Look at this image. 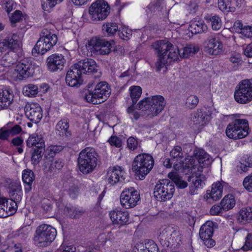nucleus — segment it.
<instances>
[{"label": "nucleus", "instance_id": "18", "mask_svg": "<svg viewBox=\"0 0 252 252\" xmlns=\"http://www.w3.org/2000/svg\"><path fill=\"white\" fill-rule=\"evenodd\" d=\"M76 63L71 66L67 71L65 81L66 84L70 87H78L83 83L82 74Z\"/></svg>", "mask_w": 252, "mask_h": 252}, {"label": "nucleus", "instance_id": "29", "mask_svg": "<svg viewBox=\"0 0 252 252\" xmlns=\"http://www.w3.org/2000/svg\"><path fill=\"white\" fill-rule=\"evenodd\" d=\"M237 218L238 220L243 224L252 222V207H248L241 209Z\"/></svg>", "mask_w": 252, "mask_h": 252}, {"label": "nucleus", "instance_id": "3", "mask_svg": "<svg viewBox=\"0 0 252 252\" xmlns=\"http://www.w3.org/2000/svg\"><path fill=\"white\" fill-rule=\"evenodd\" d=\"M166 102L164 97L160 95H153L140 100L138 109L145 111V114L150 117L157 116L164 109Z\"/></svg>", "mask_w": 252, "mask_h": 252}, {"label": "nucleus", "instance_id": "58", "mask_svg": "<svg viewBox=\"0 0 252 252\" xmlns=\"http://www.w3.org/2000/svg\"><path fill=\"white\" fill-rule=\"evenodd\" d=\"M243 184L248 191L252 192V173L244 178Z\"/></svg>", "mask_w": 252, "mask_h": 252}, {"label": "nucleus", "instance_id": "40", "mask_svg": "<svg viewBox=\"0 0 252 252\" xmlns=\"http://www.w3.org/2000/svg\"><path fill=\"white\" fill-rule=\"evenodd\" d=\"M9 194L11 197L10 200L15 202V203L19 202L22 196V191L21 187L19 185H15L12 186L9 191Z\"/></svg>", "mask_w": 252, "mask_h": 252}, {"label": "nucleus", "instance_id": "62", "mask_svg": "<svg viewBox=\"0 0 252 252\" xmlns=\"http://www.w3.org/2000/svg\"><path fill=\"white\" fill-rule=\"evenodd\" d=\"M127 112L131 119L137 120L140 118V114L133 109L132 106L129 107L127 109Z\"/></svg>", "mask_w": 252, "mask_h": 252}, {"label": "nucleus", "instance_id": "30", "mask_svg": "<svg viewBox=\"0 0 252 252\" xmlns=\"http://www.w3.org/2000/svg\"><path fill=\"white\" fill-rule=\"evenodd\" d=\"M35 176L33 172L29 169H25L22 172V180L25 184V191L28 192L32 189V186Z\"/></svg>", "mask_w": 252, "mask_h": 252}, {"label": "nucleus", "instance_id": "15", "mask_svg": "<svg viewBox=\"0 0 252 252\" xmlns=\"http://www.w3.org/2000/svg\"><path fill=\"white\" fill-rule=\"evenodd\" d=\"M214 225L212 221H208L200 229V238L208 248H212L215 245V241L212 238L214 233Z\"/></svg>", "mask_w": 252, "mask_h": 252}, {"label": "nucleus", "instance_id": "16", "mask_svg": "<svg viewBox=\"0 0 252 252\" xmlns=\"http://www.w3.org/2000/svg\"><path fill=\"white\" fill-rule=\"evenodd\" d=\"M15 70L17 78L23 80L32 75L33 73L31 60L29 58L23 59L17 64Z\"/></svg>", "mask_w": 252, "mask_h": 252}, {"label": "nucleus", "instance_id": "37", "mask_svg": "<svg viewBox=\"0 0 252 252\" xmlns=\"http://www.w3.org/2000/svg\"><path fill=\"white\" fill-rule=\"evenodd\" d=\"M63 211L67 216L73 219L80 217L84 213L82 210L70 205L65 206Z\"/></svg>", "mask_w": 252, "mask_h": 252}, {"label": "nucleus", "instance_id": "52", "mask_svg": "<svg viewBox=\"0 0 252 252\" xmlns=\"http://www.w3.org/2000/svg\"><path fill=\"white\" fill-rule=\"evenodd\" d=\"M102 42H103L101 43L102 45H100L96 55H104L109 54L111 50L110 43L105 39H103Z\"/></svg>", "mask_w": 252, "mask_h": 252}, {"label": "nucleus", "instance_id": "17", "mask_svg": "<svg viewBox=\"0 0 252 252\" xmlns=\"http://www.w3.org/2000/svg\"><path fill=\"white\" fill-rule=\"evenodd\" d=\"M222 49V43L215 35L209 36L204 43V51L209 55H218Z\"/></svg>", "mask_w": 252, "mask_h": 252}, {"label": "nucleus", "instance_id": "32", "mask_svg": "<svg viewBox=\"0 0 252 252\" xmlns=\"http://www.w3.org/2000/svg\"><path fill=\"white\" fill-rule=\"evenodd\" d=\"M199 50V46L197 45H189L185 47L181 50L178 48L179 56L182 58H189L195 55Z\"/></svg>", "mask_w": 252, "mask_h": 252}, {"label": "nucleus", "instance_id": "11", "mask_svg": "<svg viewBox=\"0 0 252 252\" xmlns=\"http://www.w3.org/2000/svg\"><path fill=\"white\" fill-rule=\"evenodd\" d=\"M108 4L103 0H97L92 3L89 9L90 19L93 21L104 20L110 13Z\"/></svg>", "mask_w": 252, "mask_h": 252}, {"label": "nucleus", "instance_id": "8", "mask_svg": "<svg viewBox=\"0 0 252 252\" xmlns=\"http://www.w3.org/2000/svg\"><path fill=\"white\" fill-rule=\"evenodd\" d=\"M175 191L174 184L169 180L164 179L159 180L154 189V196L158 201L165 202L172 198Z\"/></svg>", "mask_w": 252, "mask_h": 252}, {"label": "nucleus", "instance_id": "64", "mask_svg": "<svg viewBox=\"0 0 252 252\" xmlns=\"http://www.w3.org/2000/svg\"><path fill=\"white\" fill-rule=\"evenodd\" d=\"M8 129L9 131L11 137L19 134L22 131L21 127L17 125H16L13 127Z\"/></svg>", "mask_w": 252, "mask_h": 252}, {"label": "nucleus", "instance_id": "19", "mask_svg": "<svg viewBox=\"0 0 252 252\" xmlns=\"http://www.w3.org/2000/svg\"><path fill=\"white\" fill-rule=\"evenodd\" d=\"M110 219L114 225L123 226L127 224L129 216L127 211L116 208L109 212Z\"/></svg>", "mask_w": 252, "mask_h": 252}, {"label": "nucleus", "instance_id": "22", "mask_svg": "<svg viewBox=\"0 0 252 252\" xmlns=\"http://www.w3.org/2000/svg\"><path fill=\"white\" fill-rule=\"evenodd\" d=\"M192 174L191 176L188 178V181L191 182L193 185L197 189L201 188L204 185V182L202 180L204 178L202 174L203 168L201 166L193 165L191 167H188Z\"/></svg>", "mask_w": 252, "mask_h": 252}, {"label": "nucleus", "instance_id": "28", "mask_svg": "<svg viewBox=\"0 0 252 252\" xmlns=\"http://www.w3.org/2000/svg\"><path fill=\"white\" fill-rule=\"evenodd\" d=\"M210 119V116L205 112L201 110H197L194 112L191 118V121L194 125L199 126H203L208 123Z\"/></svg>", "mask_w": 252, "mask_h": 252}, {"label": "nucleus", "instance_id": "44", "mask_svg": "<svg viewBox=\"0 0 252 252\" xmlns=\"http://www.w3.org/2000/svg\"><path fill=\"white\" fill-rule=\"evenodd\" d=\"M168 177L174 181L176 185L180 189H184L187 187V183L182 180L177 172H171L168 173Z\"/></svg>", "mask_w": 252, "mask_h": 252}, {"label": "nucleus", "instance_id": "49", "mask_svg": "<svg viewBox=\"0 0 252 252\" xmlns=\"http://www.w3.org/2000/svg\"><path fill=\"white\" fill-rule=\"evenodd\" d=\"M63 0H42V9L46 11L50 12L56 5L61 3Z\"/></svg>", "mask_w": 252, "mask_h": 252}, {"label": "nucleus", "instance_id": "12", "mask_svg": "<svg viewBox=\"0 0 252 252\" xmlns=\"http://www.w3.org/2000/svg\"><path fill=\"white\" fill-rule=\"evenodd\" d=\"M235 100L241 104H246L252 100V82L244 80L239 84L234 94Z\"/></svg>", "mask_w": 252, "mask_h": 252}, {"label": "nucleus", "instance_id": "54", "mask_svg": "<svg viewBox=\"0 0 252 252\" xmlns=\"http://www.w3.org/2000/svg\"><path fill=\"white\" fill-rule=\"evenodd\" d=\"M199 99L194 95H190L186 99V105L189 109L194 108L198 104Z\"/></svg>", "mask_w": 252, "mask_h": 252}, {"label": "nucleus", "instance_id": "36", "mask_svg": "<svg viewBox=\"0 0 252 252\" xmlns=\"http://www.w3.org/2000/svg\"><path fill=\"white\" fill-rule=\"evenodd\" d=\"M32 232V227L30 225H26L16 230L14 235L20 240H25L31 235Z\"/></svg>", "mask_w": 252, "mask_h": 252}, {"label": "nucleus", "instance_id": "56", "mask_svg": "<svg viewBox=\"0 0 252 252\" xmlns=\"http://www.w3.org/2000/svg\"><path fill=\"white\" fill-rule=\"evenodd\" d=\"M23 17V14L21 11L18 10L15 11L10 18L12 26L14 27L15 24L17 22H19L22 19Z\"/></svg>", "mask_w": 252, "mask_h": 252}, {"label": "nucleus", "instance_id": "45", "mask_svg": "<svg viewBox=\"0 0 252 252\" xmlns=\"http://www.w3.org/2000/svg\"><path fill=\"white\" fill-rule=\"evenodd\" d=\"M194 157L200 164H203L209 158V155L202 149H196L193 152Z\"/></svg>", "mask_w": 252, "mask_h": 252}, {"label": "nucleus", "instance_id": "61", "mask_svg": "<svg viewBox=\"0 0 252 252\" xmlns=\"http://www.w3.org/2000/svg\"><path fill=\"white\" fill-rule=\"evenodd\" d=\"M108 142L111 146H114L118 148H119L122 146L121 139L116 136H112L108 139Z\"/></svg>", "mask_w": 252, "mask_h": 252}, {"label": "nucleus", "instance_id": "25", "mask_svg": "<svg viewBox=\"0 0 252 252\" xmlns=\"http://www.w3.org/2000/svg\"><path fill=\"white\" fill-rule=\"evenodd\" d=\"M52 157L53 155L51 156V158L46 157L44 163V169L46 171H49L51 173L61 169L64 165L62 159L53 158Z\"/></svg>", "mask_w": 252, "mask_h": 252}, {"label": "nucleus", "instance_id": "31", "mask_svg": "<svg viewBox=\"0 0 252 252\" xmlns=\"http://www.w3.org/2000/svg\"><path fill=\"white\" fill-rule=\"evenodd\" d=\"M68 128L69 123L66 119L60 120L56 126L57 133L62 137H69L70 136V132L68 130Z\"/></svg>", "mask_w": 252, "mask_h": 252}, {"label": "nucleus", "instance_id": "42", "mask_svg": "<svg viewBox=\"0 0 252 252\" xmlns=\"http://www.w3.org/2000/svg\"><path fill=\"white\" fill-rule=\"evenodd\" d=\"M138 251L140 252H159L157 245L153 241H150L145 245L140 244L138 246Z\"/></svg>", "mask_w": 252, "mask_h": 252}, {"label": "nucleus", "instance_id": "47", "mask_svg": "<svg viewBox=\"0 0 252 252\" xmlns=\"http://www.w3.org/2000/svg\"><path fill=\"white\" fill-rule=\"evenodd\" d=\"M130 97L133 104L136 103L142 94V89L138 86H133L129 88Z\"/></svg>", "mask_w": 252, "mask_h": 252}, {"label": "nucleus", "instance_id": "5", "mask_svg": "<svg viewBox=\"0 0 252 252\" xmlns=\"http://www.w3.org/2000/svg\"><path fill=\"white\" fill-rule=\"evenodd\" d=\"M56 234L55 228L50 225L42 224L36 228L33 238L34 244L40 247H47L55 239Z\"/></svg>", "mask_w": 252, "mask_h": 252}, {"label": "nucleus", "instance_id": "2", "mask_svg": "<svg viewBox=\"0 0 252 252\" xmlns=\"http://www.w3.org/2000/svg\"><path fill=\"white\" fill-rule=\"evenodd\" d=\"M99 156L95 150L87 147L79 154L78 163L80 171L83 174L92 173L98 163Z\"/></svg>", "mask_w": 252, "mask_h": 252}, {"label": "nucleus", "instance_id": "6", "mask_svg": "<svg viewBox=\"0 0 252 252\" xmlns=\"http://www.w3.org/2000/svg\"><path fill=\"white\" fill-rule=\"evenodd\" d=\"M248 121L246 119H237L229 123L226 127L225 133L231 139H242L249 134Z\"/></svg>", "mask_w": 252, "mask_h": 252}, {"label": "nucleus", "instance_id": "35", "mask_svg": "<svg viewBox=\"0 0 252 252\" xmlns=\"http://www.w3.org/2000/svg\"><path fill=\"white\" fill-rule=\"evenodd\" d=\"M41 145V144H45L41 135L37 133H33L30 136L27 141V145L29 147H34L37 148Z\"/></svg>", "mask_w": 252, "mask_h": 252}, {"label": "nucleus", "instance_id": "20", "mask_svg": "<svg viewBox=\"0 0 252 252\" xmlns=\"http://www.w3.org/2000/svg\"><path fill=\"white\" fill-rule=\"evenodd\" d=\"M25 114L32 122L38 123L42 118V110L37 103H30L25 106Z\"/></svg>", "mask_w": 252, "mask_h": 252}, {"label": "nucleus", "instance_id": "33", "mask_svg": "<svg viewBox=\"0 0 252 252\" xmlns=\"http://www.w3.org/2000/svg\"><path fill=\"white\" fill-rule=\"evenodd\" d=\"M18 55L13 50L6 53L2 58L1 63L5 66H9L17 62Z\"/></svg>", "mask_w": 252, "mask_h": 252}, {"label": "nucleus", "instance_id": "53", "mask_svg": "<svg viewBox=\"0 0 252 252\" xmlns=\"http://www.w3.org/2000/svg\"><path fill=\"white\" fill-rule=\"evenodd\" d=\"M170 156L173 158H176L179 160L184 158L182 148L179 146H174L170 152Z\"/></svg>", "mask_w": 252, "mask_h": 252}, {"label": "nucleus", "instance_id": "39", "mask_svg": "<svg viewBox=\"0 0 252 252\" xmlns=\"http://www.w3.org/2000/svg\"><path fill=\"white\" fill-rule=\"evenodd\" d=\"M205 19L208 23H210L212 28L215 31L220 30L222 25L220 18L217 15H207L205 16Z\"/></svg>", "mask_w": 252, "mask_h": 252}, {"label": "nucleus", "instance_id": "27", "mask_svg": "<svg viewBox=\"0 0 252 252\" xmlns=\"http://www.w3.org/2000/svg\"><path fill=\"white\" fill-rule=\"evenodd\" d=\"M13 95L10 90L5 89L0 91V107L7 109L12 103Z\"/></svg>", "mask_w": 252, "mask_h": 252}, {"label": "nucleus", "instance_id": "57", "mask_svg": "<svg viewBox=\"0 0 252 252\" xmlns=\"http://www.w3.org/2000/svg\"><path fill=\"white\" fill-rule=\"evenodd\" d=\"M241 249L244 251H252V233H248L245 238V242Z\"/></svg>", "mask_w": 252, "mask_h": 252}, {"label": "nucleus", "instance_id": "14", "mask_svg": "<svg viewBox=\"0 0 252 252\" xmlns=\"http://www.w3.org/2000/svg\"><path fill=\"white\" fill-rule=\"evenodd\" d=\"M126 177V173L124 169L121 166H115L108 169L105 179L108 184L114 186L122 183Z\"/></svg>", "mask_w": 252, "mask_h": 252}, {"label": "nucleus", "instance_id": "63", "mask_svg": "<svg viewBox=\"0 0 252 252\" xmlns=\"http://www.w3.org/2000/svg\"><path fill=\"white\" fill-rule=\"evenodd\" d=\"M11 137L8 128H2L0 129V139L1 140H8L9 137Z\"/></svg>", "mask_w": 252, "mask_h": 252}, {"label": "nucleus", "instance_id": "1", "mask_svg": "<svg viewBox=\"0 0 252 252\" xmlns=\"http://www.w3.org/2000/svg\"><path fill=\"white\" fill-rule=\"evenodd\" d=\"M153 47L156 51L158 59L156 63L157 71H160L168 62L177 61L179 59L178 47L166 40L155 42Z\"/></svg>", "mask_w": 252, "mask_h": 252}, {"label": "nucleus", "instance_id": "50", "mask_svg": "<svg viewBox=\"0 0 252 252\" xmlns=\"http://www.w3.org/2000/svg\"><path fill=\"white\" fill-rule=\"evenodd\" d=\"M6 202L5 203V207L2 206V212L5 211L9 214L12 215L16 212L18 205L17 203L12 200H10L9 202L6 199Z\"/></svg>", "mask_w": 252, "mask_h": 252}, {"label": "nucleus", "instance_id": "46", "mask_svg": "<svg viewBox=\"0 0 252 252\" xmlns=\"http://www.w3.org/2000/svg\"><path fill=\"white\" fill-rule=\"evenodd\" d=\"M23 92L25 96L29 97L35 96L38 92V87L34 84H30L24 87Z\"/></svg>", "mask_w": 252, "mask_h": 252}, {"label": "nucleus", "instance_id": "41", "mask_svg": "<svg viewBox=\"0 0 252 252\" xmlns=\"http://www.w3.org/2000/svg\"><path fill=\"white\" fill-rule=\"evenodd\" d=\"M236 5L234 2L230 0H218V7L223 12H229L235 9Z\"/></svg>", "mask_w": 252, "mask_h": 252}, {"label": "nucleus", "instance_id": "59", "mask_svg": "<svg viewBox=\"0 0 252 252\" xmlns=\"http://www.w3.org/2000/svg\"><path fill=\"white\" fill-rule=\"evenodd\" d=\"M127 145L130 150H134L136 149L138 146L137 139L134 137H129L127 140Z\"/></svg>", "mask_w": 252, "mask_h": 252}, {"label": "nucleus", "instance_id": "38", "mask_svg": "<svg viewBox=\"0 0 252 252\" xmlns=\"http://www.w3.org/2000/svg\"><path fill=\"white\" fill-rule=\"evenodd\" d=\"M103 39L94 37L92 38L88 42V45L86 46L88 50H90L92 54L96 55L100 45L103 41Z\"/></svg>", "mask_w": 252, "mask_h": 252}, {"label": "nucleus", "instance_id": "9", "mask_svg": "<svg viewBox=\"0 0 252 252\" xmlns=\"http://www.w3.org/2000/svg\"><path fill=\"white\" fill-rule=\"evenodd\" d=\"M159 241L164 248L177 247L181 241L179 231L172 227H166L162 229L158 236Z\"/></svg>", "mask_w": 252, "mask_h": 252}, {"label": "nucleus", "instance_id": "48", "mask_svg": "<svg viewBox=\"0 0 252 252\" xmlns=\"http://www.w3.org/2000/svg\"><path fill=\"white\" fill-rule=\"evenodd\" d=\"M102 30L109 36L113 35L118 30V26L115 23H107L103 24Z\"/></svg>", "mask_w": 252, "mask_h": 252}, {"label": "nucleus", "instance_id": "10", "mask_svg": "<svg viewBox=\"0 0 252 252\" xmlns=\"http://www.w3.org/2000/svg\"><path fill=\"white\" fill-rule=\"evenodd\" d=\"M111 93L110 87L105 82H100L96 85L93 91H89L85 94V99L88 102L98 104L99 99L106 100Z\"/></svg>", "mask_w": 252, "mask_h": 252}, {"label": "nucleus", "instance_id": "23", "mask_svg": "<svg viewBox=\"0 0 252 252\" xmlns=\"http://www.w3.org/2000/svg\"><path fill=\"white\" fill-rule=\"evenodd\" d=\"M20 40L16 34H13L0 42V49L6 50L10 49L13 50L20 46Z\"/></svg>", "mask_w": 252, "mask_h": 252}, {"label": "nucleus", "instance_id": "26", "mask_svg": "<svg viewBox=\"0 0 252 252\" xmlns=\"http://www.w3.org/2000/svg\"><path fill=\"white\" fill-rule=\"evenodd\" d=\"M224 182L221 183L217 182L214 183L212 186L211 191L208 190L206 194L207 199L211 198L214 201L219 200L222 195L223 185Z\"/></svg>", "mask_w": 252, "mask_h": 252}, {"label": "nucleus", "instance_id": "21", "mask_svg": "<svg viewBox=\"0 0 252 252\" xmlns=\"http://www.w3.org/2000/svg\"><path fill=\"white\" fill-rule=\"evenodd\" d=\"M65 59L62 55L52 54L47 59V68L52 72L56 71L59 69H62L65 63Z\"/></svg>", "mask_w": 252, "mask_h": 252}, {"label": "nucleus", "instance_id": "24", "mask_svg": "<svg viewBox=\"0 0 252 252\" xmlns=\"http://www.w3.org/2000/svg\"><path fill=\"white\" fill-rule=\"evenodd\" d=\"M76 64L83 73H94L97 70L95 62L92 59L80 61Z\"/></svg>", "mask_w": 252, "mask_h": 252}, {"label": "nucleus", "instance_id": "4", "mask_svg": "<svg viewBox=\"0 0 252 252\" xmlns=\"http://www.w3.org/2000/svg\"><path fill=\"white\" fill-rule=\"evenodd\" d=\"M58 41L57 35L50 30L44 29L41 33L40 37L32 50V54H41L44 55L50 50Z\"/></svg>", "mask_w": 252, "mask_h": 252}, {"label": "nucleus", "instance_id": "51", "mask_svg": "<svg viewBox=\"0 0 252 252\" xmlns=\"http://www.w3.org/2000/svg\"><path fill=\"white\" fill-rule=\"evenodd\" d=\"M248 167H252V155L244 156L241 159L240 168L242 170L246 172Z\"/></svg>", "mask_w": 252, "mask_h": 252}, {"label": "nucleus", "instance_id": "34", "mask_svg": "<svg viewBox=\"0 0 252 252\" xmlns=\"http://www.w3.org/2000/svg\"><path fill=\"white\" fill-rule=\"evenodd\" d=\"M207 27L202 21H192L189 27L192 33H200L207 31Z\"/></svg>", "mask_w": 252, "mask_h": 252}, {"label": "nucleus", "instance_id": "60", "mask_svg": "<svg viewBox=\"0 0 252 252\" xmlns=\"http://www.w3.org/2000/svg\"><path fill=\"white\" fill-rule=\"evenodd\" d=\"M242 36L245 38H250L252 37V26H245L241 29V32H239Z\"/></svg>", "mask_w": 252, "mask_h": 252}, {"label": "nucleus", "instance_id": "13", "mask_svg": "<svg viewBox=\"0 0 252 252\" xmlns=\"http://www.w3.org/2000/svg\"><path fill=\"white\" fill-rule=\"evenodd\" d=\"M139 200L140 194L133 188L125 189L120 195L121 205L126 209L134 207Z\"/></svg>", "mask_w": 252, "mask_h": 252}, {"label": "nucleus", "instance_id": "7", "mask_svg": "<svg viewBox=\"0 0 252 252\" xmlns=\"http://www.w3.org/2000/svg\"><path fill=\"white\" fill-rule=\"evenodd\" d=\"M154 166V159L152 156L143 154L139 155L135 157L132 164V170L135 174L143 179L145 176L149 173Z\"/></svg>", "mask_w": 252, "mask_h": 252}, {"label": "nucleus", "instance_id": "43", "mask_svg": "<svg viewBox=\"0 0 252 252\" xmlns=\"http://www.w3.org/2000/svg\"><path fill=\"white\" fill-rule=\"evenodd\" d=\"M222 209L224 211H227L232 209L235 205V200L231 194H228L224 196L220 202Z\"/></svg>", "mask_w": 252, "mask_h": 252}, {"label": "nucleus", "instance_id": "55", "mask_svg": "<svg viewBox=\"0 0 252 252\" xmlns=\"http://www.w3.org/2000/svg\"><path fill=\"white\" fill-rule=\"evenodd\" d=\"M118 34L122 39L128 40L130 38L132 35V31L127 27H124L118 31Z\"/></svg>", "mask_w": 252, "mask_h": 252}]
</instances>
